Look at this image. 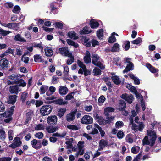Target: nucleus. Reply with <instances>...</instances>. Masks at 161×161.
<instances>
[{
  "label": "nucleus",
  "instance_id": "ea45409f",
  "mask_svg": "<svg viewBox=\"0 0 161 161\" xmlns=\"http://www.w3.org/2000/svg\"><path fill=\"white\" fill-rule=\"evenodd\" d=\"M67 42L68 44L74 46L75 47H77L78 46V45L77 44L75 43L74 41L69 39H67Z\"/></svg>",
  "mask_w": 161,
  "mask_h": 161
},
{
  "label": "nucleus",
  "instance_id": "f704fd0d",
  "mask_svg": "<svg viewBox=\"0 0 161 161\" xmlns=\"http://www.w3.org/2000/svg\"><path fill=\"white\" fill-rule=\"evenodd\" d=\"M93 73L94 75L97 76L101 74V71L99 68L95 67L93 70Z\"/></svg>",
  "mask_w": 161,
  "mask_h": 161
},
{
  "label": "nucleus",
  "instance_id": "473e14b6",
  "mask_svg": "<svg viewBox=\"0 0 161 161\" xmlns=\"http://www.w3.org/2000/svg\"><path fill=\"white\" fill-rule=\"evenodd\" d=\"M7 27L8 28L14 29L18 26V24L15 23H9L8 24Z\"/></svg>",
  "mask_w": 161,
  "mask_h": 161
},
{
  "label": "nucleus",
  "instance_id": "c03bdc74",
  "mask_svg": "<svg viewBox=\"0 0 161 161\" xmlns=\"http://www.w3.org/2000/svg\"><path fill=\"white\" fill-rule=\"evenodd\" d=\"M20 11V8L19 6L16 5L14 7L12 10L13 13L15 14L19 13Z\"/></svg>",
  "mask_w": 161,
  "mask_h": 161
},
{
  "label": "nucleus",
  "instance_id": "7c9ffc66",
  "mask_svg": "<svg viewBox=\"0 0 161 161\" xmlns=\"http://www.w3.org/2000/svg\"><path fill=\"white\" fill-rule=\"evenodd\" d=\"M119 50V45L117 43H115L112 48V52L118 51Z\"/></svg>",
  "mask_w": 161,
  "mask_h": 161
},
{
  "label": "nucleus",
  "instance_id": "412c9836",
  "mask_svg": "<svg viewBox=\"0 0 161 161\" xmlns=\"http://www.w3.org/2000/svg\"><path fill=\"white\" fill-rule=\"evenodd\" d=\"M134 65L132 63L129 64L126 66L125 69L123 71V73H125L128 71L133 69Z\"/></svg>",
  "mask_w": 161,
  "mask_h": 161
},
{
  "label": "nucleus",
  "instance_id": "338daca9",
  "mask_svg": "<svg viewBox=\"0 0 161 161\" xmlns=\"http://www.w3.org/2000/svg\"><path fill=\"white\" fill-rule=\"evenodd\" d=\"M67 127L68 129L73 130H77L78 129V127L75 125H69Z\"/></svg>",
  "mask_w": 161,
  "mask_h": 161
},
{
  "label": "nucleus",
  "instance_id": "423d86ee",
  "mask_svg": "<svg viewBox=\"0 0 161 161\" xmlns=\"http://www.w3.org/2000/svg\"><path fill=\"white\" fill-rule=\"evenodd\" d=\"M8 61L5 58H2L0 60V70H6L8 67Z\"/></svg>",
  "mask_w": 161,
  "mask_h": 161
},
{
  "label": "nucleus",
  "instance_id": "0e129e2a",
  "mask_svg": "<svg viewBox=\"0 0 161 161\" xmlns=\"http://www.w3.org/2000/svg\"><path fill=\"white\" fill-rule=\"evenodd\" d=\"M33 47H38L41 49V52L43 51V47L42 45V43L38 44H35L33 45Z\"/></svg>",
  "mask_w": 161,
  "mask_h": 161
},
{
  "label": "nucleus",
  "instance_id": "c9c22d12",
  "mask_svg": "<svg viewBox=\"0 0 161 161\" xmlns=\"http://www.w3.org/2000/svg\"><path fill=\"white\" fill-rule=\"evenodd\" d=\"M89 28L87 27H85L82 30L80 31V33L81 34H88L91 31L90 30H89Z\"/></svg>",
  "mask_w": 161,
  "mask_h": 161
},
{
  "label": "nucleus",
  "instance_id": "7ed1b4c3",
  "mask_svg": "<svg viewBox=\"0 0 161 161\" xmlns=\"http://www.w3.org/2000/svg\"><path fill=\"white\" fill-rule=\"evenodd\" d=\"M130 121V125H132V130L135 132H137L138 130L142 131L144 127V125L143 122H139L138 125H136L133 123V119L132 117H130L129 119Z\"/></svg>",
  "mask_w": 161,
  "mask_h": 161
},
{
  "label": "nucleus",
  "instance_id": "c85d7f7f",
  "mask_svg": "<svg viewBox=\"0 0 161 161\" xmlns=\"http://www.w3.org/2000/svg\"><path fill=\"white\" fill-rule=\"evenodd\" d=\"M90 25L92 28H94L98 27L99 24L94 20H93L90 21Z\"/></svg>",
  "mask_w": 161,
  "mask_h": 161
},
{
  "label": "nucleus",
  "instance_id": "3c124183",
  "mask_svg": "<svg viewBox=\"0 0 161 161\" xmlns=\"http://www.w3.org/2000/svg\"><path fill=\"white\" fill-rule=\"evenodd\" d=\"M12 115V114H11V113H10L8 111H6L3 113L0 114V115L5 118L11 117Z\"/></svg>",
  "mask_w": 161,
  "mask_h": 161
},
{
  "label": "nucleus",
  "instance_id": "393cba45",
  "mask_svg": "<svg viewBox=\"0 0 161 161\" xmlns=\"http://www.w3.org/2000/svg\"><path fill=\"white\" fill-rule=\"evenodd\" d=\"M111 78L113 82L116 84H119L121 82L120 78L117 76H113Z\"/></svg>",
  "mask_w": 161,
  "mask_h": 161
},
{
  "label": "nucleus",
  "instance_id": "09e8293b",
  "mask_svg": "<svg viewBox=\"0 0 161 161\" xmlns=\"http://www.w3.org/2000/svg\"><path fill=\"white\" fill-rule=\"evenodd\" d=\"M126 88L130 90L131 92H136V90L135 87L130 85H128L126 86Z\"/></svg>",
  "mask_w": 161,
  "mask_h": 161
},
{
  "label": "nucleus",
  "instance_id": "6ab92c4d",
  "mask_svg": "<svg viewBox=\"0 0 161 161\" xmlns=\"http://www.w3.org/2000/svg\"><path fill=\"white\" fill-rule=\"evenodd\" d=\"M68 92V89L64 86H61L59 88V92L61 95H65Z\"/></svg>",
  "mask_w": 161,
  "mask_h": 161
},
{
  "label": "nucleus",
  "instance_id": "37998d69",
  "mask_svg": "<svg viewBox=\"0 0 161 161\" xmlns=\"http://www.w3.org/2000/svg\"><path fill=\"white\" fill-rule=\"evenodd\" d=\"M105 115L106 116V119H108L106 120L105 123L110 122L114 118V117L110 116L108 113H105Z\"/></svg>",
  "mask_w": 161,
  "mask_h": 161
},
{
  "label": "nucleus",
  "instance_id": "72a5a7b5",
  "mask_svg": "<svg viewBox=\"0 0 161 161\" xmlns=\"http://www.w3.org/2000/svg\"><path fill=\"white\" fill-rule=\"evenodd\" d=\"M97 35L99 39H101L103 36V30L102 29H101L97 31Z\"/></svg>",
  "mask_w": 161,
  "mask_h": 161
},
{
  "label": "nucleus",
  "instance_id": "9b49d317",
  "mask_svg": "<svg viewBox=\"0 0 161 161\" xmlns=\"http://www.w3.org/2000/svg\"><path fill=\"white\" fill-rule=\"evenodd\" d=\"M47 121L49 124H56L57 121V117L55 115L49 116L47 119Z\"/></svg>",
  "mask_w": 161,
  "mask_h": 161
},
{
  "label": "nucleus",
  "instance_id": "20e7f679",
  "mask_svg": "<svg viewBox=\"0 0 161 161\" xmlns=\"http://www.w3.org/2000/svg\"><path fill=\"white\" fill-rule=\"evenodd\" d=\"M52 109V107L50 105L43 106L41 108L40 113L42 116L48 115L51 112Z\"/></svg>",
  "mask_w": 161,
  "mask_h": 161
},
{
  "label": "nucleus",
  "instance_id": "e433bc0d",
  "mask_svg": "<svg viewBox=\"0 0 161 161\" xmlns=\"http://www.w3.org/2000/svg\"><path fill=\"white\" fill-rule=\"evenodd\" d=\"M74 140L73 138H70L68 140L66 141L65 143L68 145L67 148H71L72 147V143L73 142Z\"/></svg>",
  "mask_w": 161,
  "mask_h": 161
},
{
  "label": "nucleus",
  "instance_id": "79ce46f5",
  "mask_svg": "<svg viewBox=\"0 0 161 161\" xmlns=\"http://www.w3.org/2000/svg\"><path fill=\"white\" fill-rule=\"evenodd\" d=\"M49 90L50 92L51 93H49L48 92H47L46 93V95L48 96L53 94L56 91V88L53 86H50L49 88Z\"/></svg>",
  "mask_w": 161,
  "mask_h": 161
},
{
  "label": "nucleus",
  "instance_id": "cd10ccee",
  "mask_svg": "<svg viewBox=\"0 0 161 161\" xmlns=\"http://www.w3.org/2000/svg\"><path fill=\"white\" fill-rule=\"evenodd\" d=\"M68 36L69 37L74 39H76L78 37L76 36V34L74 32H69L68 34Z\"/></svg>",
  "mask_w": 161,
  "mask_h": 161
},
{
  "label": "nucleus",
  "instance_id": "864d4df0",
  "mask_svg": "<svg viewBox=\"0 0 161 161\" xmlns=\"http://www.w3.org/2000/svg\"><path fill=\"white\" fill-rule=\"evenodd\" d=\"M5 138V132L3 129H1L0 130V139L4 140Z\"/></svg>",
  "mask_w": 161,
  "mask_h": 161
},
{
  "label": "nucleus",
  "instance_id": "680f3d73",
  "mask_svg": "<svg viewBox=\"0 0 161 161\" xmlns=\"http://www.w3.org/2000/svg\"><path fill=\"white\" fill-rule=\"evenodd\" d=\"M105 83L108 86L111 87V84L109 81L110 78L108 77H105L103 78Z\"/></svg>",
  "mask_w": 161,
  "mask_h": 161
},
{
  "label": "nucleus",
  "instance_id": "2f4dec72",
  "mask_svg": "<svg viewBox=\"0 0 161 161\" xmlns=\"http://www.w3.org/2000/svg\"><path fill=\"white\" fill-rule=\"evenodd\" d=\"M119 103V110H122L125 108L126 104L123 100H120Z\"/></svg>",
  "mask_w": 161,
  "mask_h": 161
},
{
  "label": "nucleus",
  "instance_id": "4be33fe9",
  "mask_svg": "<svg viewBox=\"0 0 161 161\" xmlns=\"http://www.w3.org/2000/svg\"><path fill=\"white\" fill-rule=\"evenodd\" d=\"M48 88V86L46 85H42L40 88V93L41 94H44L47 90Z\"/></svg>",
  "mask_w": 161,
  "mask_h": 161
},
{
  "label": "nucleus",
  "instance_id": "a18cd8bd",
  "mask_svg": "<svg viewBox=\"0 0 161 161\" xmlns=\"http://www.w3.org/2000/svg\"><path fill=\"white\" fill-rule=\"evenodd\" d=\"M66 109L65 108H61L58 111V115L60 117H62L65 112Z\"/></svg>",
  "mask_w": 161,
  "mask_h": 161
},
{
  "label": "nucleus",
  "instance_id": "f257e3e1",
  "mask_svg": "<svg viewBox=\"0 0 161 161\" xmlns=\"http://www.w3.org/2000/svg\"><path fill=\"white\" fill-rule=\"evenodd\" d=\"M147 133L148 136H146L142 140L143 145H149L153 146L154 144L157 137L156 133L154 131L147 130Z\"/></svg>",
  "mask_w": 161,
  "mask_h": 161
},
{
  "label": "nucleus",
  "instance_id": "bf43d9fd",
  "mask_svg": "<svg viewBox=\"0 0 161 161\" xmlns=\"http://www.w3.org/2000/svg\"><path fill=\"white\" fill-rule=\"evenodd\" d=\"M142 42V40L140 37H138L136 39L132 42V43L135 44H138Z\"/></svg>",
  "mask_w": 161,
  "mask_h": 161
},
{
  "label": "nucleus",
  "instance_id": "39448f33",
  "mask_svg": "<svg viewBox=\"0 0 161 161\" xmlns=\"http://www.w3.org/2000/svg\"><path fill=\"white\" fill-rule=\"evenodd\" d=\"M84 142L80 141L77 144L78 148L77 153L75 154V156L78 157L79 155H82L84 153V150L83 149Z\"/></svg>",
  "mask_w": 161,
  "mask_h": 161
},
{
  "label": "nucleus",
  "instance_id": "6e6552de",
  "mask_svg": "<svg viewBox=\"0 0 161 161\" xmlns=\"http://www.w3.org/2000/svg\"><path fill=\"white\" fill-rule=\"evenodd\" d=\"M93 119L89 115H85L81 119V123L85 124H89L92 123Z\"/></svg>",
  "mask_w": 161,
  "mask_h": 161
},
{
  "label": "nucleus",
  "instance_id": "a211bd4d",
  "mask_svg": "<svg viewBox=\"0 0 161 161\" xmlns=\"http://www.w3.org/2000/svg\"><path fill=\"white\" fill-rule=\"evenodd\" d=\"M107 144L108 142L104 140H101L99 143V147L98 150H102L107 145Z\"/></svg>",
  "mask_w": 161,
  "mask_h": 161
},
{
  "label": "nucleus",
  "instance_id": "0eeeda50",
  "mask_svg": "<svg viewBox=\"0 0 161 161\" xmlns=\"http://www.w3.org/2000/svg\"><path fill=\"white\" fill-rule=\"evenodd\" d=\"M14 142L9 145V147L12 148L14 149L20 146L22 143L20 138L18 137H15L14 140Z\"/></svg>",
  "mask_w": 161,
  "mask_h": 161
},
{
  "label": "nucleus",
  "instance_id": "603ef678",
  "mask_svg": "<svg viewBox=\"0 0 161 161\" xmlns=\"http://www.w3.org/2000/svg\"><path fill=\"white\" fill-rule=\"evenodd\" d=\"M69 69L67 66H65L64 68V70L63 71L64 75L65 76H67L68 75V73Z\"/></svg>",
  "mask_w": 161,
  "mask_h": 161
},
{
  "label": "nucleus",
  "instance_id": "f03ea898",
  "mask_svg": "<svg viewBox=\"0 0 161 161\" xmlns=\"http://www.w3.org/2000/svg\"><path fill=\"white\" fill-rule=\"evenodd\" d=\"M92 62L94 65L103 69L105 66L103 65V61L101 58L97 54H93L92 57Z\"/></svg>",
  "mask_w": 161,
  "mask_h": 161
},
{
  "label": "nucleus",
  "instance_id": "1a4fd4ad",
  "mask_svg": "<svg viewBox=\"0 0 161 161\" xmlns=\"http://www.w3.org/2000/svg\"><path fill=\"white\" fill-rule=\"evenodd\" d=\"M121 97L130 104L131 103L134 99L133 95L131 94L128 95L126 93L123 94L121 96Z\"/></svg>",
  "mask_w": 161,
  "mask_h": 161
},
{
  "label": "nucleus",
  "instance_id": "052dcab7",
  "mask_svg": "<svg viewBox=\"0 0 161 161\" xmlns=\"http://www.w3.org/2000/svg\"><path fill=\"white\" fill-rule=\"evenodd\" d=\"M13 132L12 130H10L8 132V139L9 140H12L13 139V136L12 135H13Z\"/></svg>",
  "mask_w": 161,
  "mask_h": 161
},
{
  "label": "nucleus",
  "instance_id": "49530a36",
  "mask_svg": "<svg viewBox=\"0 0 161 161\" xmlns=\"http://www.w3.org/2000/svg\"><path fill=\"white\" fill-rule=\"evenodd\" d=\"M34 60L35 62H41L42 61V57L39 55H35L34 56Z\"/></svg>",
  "mask_w": 161,
  "mask_h": 161
},
{
  "label": "nucleus",
  "instance_id": "4c0bfd02",
  "mask_svg": "<svg viewBox=\"0 0 161 161\" xmlns=\"http://www.w3.org/2000/svg\"><path fill=\"white\" fill-rule=\"evenodd\" d=\"M28 93L24 92H22L21 95V99L23 102H24L26 100L27 97Z\"/></svg>",
  "mask_w": 161,
  "mask_h": 161
},
{
  "label": "nucleus",
  "instance_id": "69168bd1",
  "mask_svg": "<svg viewBox=\"0 0 161 161\" xmlns=\"http://www.w3.org/2000/svg\"><path fill=\"white\" fill-rule=\"evenodd\" d=\"M135 93L137 98L139 99L141 102H142L143 101V99L141 95L139 93L137 92Z\"/></svg>",
  "mask_w": 161,
  "mask_h": 161
},
{
  "label": "nucleus",
  "instance_id": "f8f14e48",
  "mask_svg": "<svg viewBox=\"0 0 161 161\" xmlns=\"http://www.w3.org/2000/svg\"><path fill=\"white\" fill-rule=\"evenodd\" d=\"M9 91L11 94H17L20 91L18 86L17 85L10 86L9 88Z\"/></svg>",
  "mask_w": 161,
  "mask_h": 161
},
{
  "label": "nucleus",
  "instance_id": "dca6fc26",
  "mask_svg": "<svg viewBox=\"0 0 161 161\" xmlns=\"http://www.w3.org/2000/svg\"><path fill=\"white\" fill-rule=\"evenodd\" d=\"M84 60L85 62L86 63H88L91 62L90 53L89 51H86V55L84 57Z\"/></svg>",
  "mask_w": 161,
  "mask_h": 161
},
{
  "label": "nucleus",
  "instance_id": "a19ab883",
  "mask_svg": "<svg viewBox=\"0 0 161 161\" xmlns=\"http://www.w3.org/2000/svg\"><path fill=\"white\" fill-rule=\"evenodd\" d=\"M67 42L68 44L74 46L75 47H77L78 46V45L77 44L75 43L74 41L69 39H67Z\"/></svg>",
  "mask_w": 161,
  "mask_h": 161
},
{
  "label": "nucleus",
  "instance_id": "e2e57ef3",
  "mask_svg": "<svg viewBox=\"0 0 161 161\" xmlns=\"http://www.w3.org/2000/svg\"><path fill=\"white\" fill-rule=\"evenodd\" d=\"M77 63L79 66L82 69H86V67L82 62H81L80 60H78L77 61Z\"/></svg>",
  "mask_w": 161,
  "mask_h": 161
},
{
  "label": "nucleus",
  "instance_id": "6e6d98bb",
  "mask_svg": "<svg viewBox=\"0 0 161 161\" xmlns=\"http://www.w3.org/2000/svg\"><path fill=\"white\" fill-rule=\"evenodd\" d=\"M44 128V125L42 124H39L37 125L35 127L36 130H43Z\"/></svg>",
  "mask_w": 161,
  "mask_h": 161
},
{
  "label": "nucleus",
  "instance_id": "aec40b11",
  "mask_svg": "<svg viewBox=\"0 0 161 161\" xmlns=\"http://www.w3.org/2000/svg\"><path fill=\"white\" fill-rule=\"evenodd\" d=\"M146 67L149 69V70L152 73H155L158 72V70L153 67L150 64L147 63L146 64Z\"/></svg>",
  "mask_w": 161,
  "mask_h": 161
},
{
  "label": "nucleus",
  "instance_id": "5fc2aeb1",
  "mask_svg": "<svg viewBox=\"0 0 161 161\" xmlns=\"http://www.w3.org/2000/svg\"><path fill=\"white\" fill-rule=\"evenodd\" d=\"M74 92H72L67 95L66 97V99L67 100H70L73 98V96L75 94Z\"/></svg>",
  "mask_w": 161,
  "mask_h": 161
},
{
  "label": "nucleus",
  "instance_id": "a878e982",
  "mask_svg": "<svg viewBox=\"0 0 161 161\" xmlns=\"http://www.w3.org/2000/svg\"><path fill=\"white\" fill-rule=\"evenodd\" d=\"M11 33L10 31H6L0 28V34L3 36H6Z\"/></svg>",
  "mask_w": 161,
  "mask_h": 161
},
{
  "label": "nucleus",
  "instance_id": "bb28decb",
  "mask_svg": "<svg viewBox=\"0 0 161 161\" xmlns=\"http://www.w3.org/2000/svg\"><path fill=\"white\" fill-rule=\"evenodd\" d=\"M129 75L131 79L134 80V83L135 84L138 85L140 84L139 80L136 77L132 74H130Z\"/></svg>",
  "mask_w": 161,
  "mask_h": 161
},
{
  "label": "nucleus",
  "instance_id": "2eb2a0df",
  "mask_svg": "<svg viewBox=\"0 0 161 161\" xmlns=\"http://www.w3.org/2000/svg\"><path fill=\"white\" fill-rule=\"evenodd\" d=\"M44 50L46 55L47 56H51L53 54V51L52 49L49 47H46Z\"/></svg>",
  "mask_w": 161,
  "mask_h": 161
},
{
  "label": "nucleus",
  "instance_id": "ddd939ff",
  "mask_svg": "<svg viewBox=\"0 0 161 161\" xmlns=\"http://www.w3.org/2000/svg\"><path fill=\"white\" fill-rule=\"evenodd\" d=\"M66 120L69 122H70L74 120L75 118V113L71 112L68 114L66 116Z\"/></svg>",
  "mask_w": 161,
  "mask_h": 161
},
{
  "label": "nucleus",
  "instance_id": "b1692460",
  "mask_svg": "<svg viewBox=\"0 0 161 161\" xmlns=\"http://www.w3.org/2000/svg\"><path fill=\"white\" fill-rule=\"evenodd\" d=\"M126 141L130 143H132L133 142V135L131 134H129L127 135L125 138Z\"/></svg>",
  "mask_w": 161,
  "mask_h": 161
},
{
  "label": "nucleus",
  "instance_id": "4468645a",
  "mask_svg": "<svg viewBox=\"0 0 161 161\" xmlns=\"http://www.w3.org/2000/svg\"><path fill=\"white\" fill-rule=\"evenodd\" d=\"M58 129L57 127L53 126H49L46 128L47 131L49 133H53L57 131Z\"/></svg>",
  "mask_w": 161,
  "mask_h": 161
},
{
  "label": "nucleus",
  "instance_id": "de8ad7c7",
  "mask_svg": "<svg viewBox=\"0 0 161 161\" xmlns=\"http://www.w3.org/2000/svg\"><path fill=\"white\" fill-rule=\"evenodd\" d=\"M37 143V141L35 139H33L31 142V144L32 145V147L37 149L40 148V147H39L36 146V145Z\"/></svg>",
  "mask_w": 161,
  "mask_h": 161
},
{
  "label": "nucleus",
  "instance_id": "774afa93",
  "mask_svg": "<svg viewBox=\"0 0 161 161\" xmlns=\"http://www.w3.org/2000/svg\"><path fill=\"white\" fill-rule=\"evenodd\" d=\"M12 158L9 157H3L0 158V161H11Z\"/></svg>",
  "mask_w": 161,
  "mask_h": 161
},
{
  "label": "nucleus",
  "instance_id": "f3484780",
  "mask_svg": "<svg viewBox=\"0 0 161 161\" xmlns=\"http://www.w3.org/2000/svg\"><path fill=\"white\" fill-rule=\"evenodd\" d=\"M17 96L16 95H10L9 96L8 102V103L14 104L16 101Z\"/></svg>",
  "mask_w": 161,
  "mask_h": 161
},
{
  "label": "nucleus",
  "instance_id": "9d476101",
  "mask_svg": "<svg viewBox=\"0 0 161 161\" xmlns=\"http://www.w3.org/2000/svg\"><path fill=\"white\" fill-rule=\"evenodd\" d=\"M60 53L64 56L70 57L71 56L72 53H70L67 47H64L59 49Z\"/></svg>",
  "mask_w": 161,
  "mask_h": 161
},
{
  "label": "nucleus",
  "instance_id": "13d9d810",
  "mask_svg": "<svg viewBox=\"0 0 161 161\" xmlns=\"http://www.w3.org/2000/svg\"><path fill=\"white\" fill-rule=\"evenodd\" d=\"M104 113H108V112H113L114 110V108L111 107H108L104 109Z\"/></svg>",
  "mask_w": 161,
  "mask_h": 161
},
{
  "label": "nucleus",
  "instance_id": "8fccbe9b",
  "mask_svg": "<svg viewBox=\"0 0 161 161\" xmlns=\"http://www.w3.org/2000/svg\"><path fill=\"white\" fill-rule=\"evenodd\" d=\"M54 102L55 103L59 105L64 104L65 103V102L64 101L63 99H62L56 100L54 101Z\"/></svg>",
  "mask_w": 161,
  "mask_h": 161
},
{
  "label": "nucleus",
  "instance_id": "58836bf2",
  "mask_svg": "<svg viewBox=\"0 0 161 161\" xmlns=\"http://www.w3.org/2000/svg\"><path fill=\"white\" fill-rule=\"evenodd\" d=\"M140 150V147L138 146H134L131 149V152L134 154H137Z\"/></svg>",
  "mask_w": 161,
  "mask_h": 161
},
{
  "label": "nucleus",
  "instance_id": "c756f323",
  "mask_svg": "<svg viewBox=\"0 0 161 161\" xmlns=\"http://www.w3.org/2000/svg\"><path fill=\"white\" fill-rule=\"evenodd\" d=\"M94 127L95 128H97L99 130V131L100 133L101 136L103 137L105 134L104 131L102 130L101 127H100L97 124H94Z\"/></svg>",
  "mask_w": 161,
  "mask_h": 161
},
{
  "label": "nucleus",
  "instance_id": "5701e85b",
  "mask_svg": "<svg viewBox=\"0 0 161 161\" xmlns=\"http://www.w3.org/2000/svg\"><path fill=\"white\" fill-rule=\"evenodd\" d=\"M14 40L15 41H19L20 42H26V40L22 37L19 34H18L15 36L14 37Z\"/></svg>",
  "mask_w": 161,
  "mask_h": 161
},
{
  "label": "nucleus",
  "instance_id": "4d7b16f0",
  "mask_svg": "<svg viewBox=\"0 0 161 161\" xmlns=\"http://www.w3.org/2000/svg\"><path fill=\"white\" fill-rule=\"evenodd\" d=\"M70 58L69 59H68L66 62V63L68 65H70L72 63H73L74 61V58L73 56L71 54V56L70 57Z\"/></svg>",
  "mask_w": 161,
  "mask_h": 161
}]
</instances>
